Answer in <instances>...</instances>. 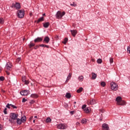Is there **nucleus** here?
Returning a JSON list of instances; mask_svg holds the SVG:
<instances>
[{"instance_id": "f3484780", "label": "nucleus", "mask_w": 130, "mask_h": 130, "mask_svg": "<svg viewBox=\"0 0 130 130\" xmlns=\"http://www.w3.org/2000/svg\"><path fill=\"white\" fill-rule=\"evenodd\" d=\"M31 98H38V94L36 93H32L30 95Z\"/></svg>"}, {"instance_id": "a19ab883", "label": "nucleus", "mask_w": 130, "mask_h": 130, "mask_svg": "<svg viewBox=\"0 0 130 130\" xmlns=\"http://www.w3.org/2000/svg\"><path fill=\"white\" fill-rule=\"evenodd\" d=\"M110 63H113V58H110Z\"/></svg>"}, {"instance_id": "393cba45", "label": "nucleus", "mask_w": 130, "mask_h": 130, "mask_svg": "<svg viewBox=\"0 0 130 130\" xmlns=\"http://www.w3.org/2000/svg\"><path fill=\"white\" fill-rule=\"evenodd\" d=\"M85 113H89L90 112V108H86L85 109L83 110Z\"/></svg>"}, {"instance_id": "e2e57ef3", "label": "nucleus", "mask_w": 130, "mask_h": 130, "mask_svg": "<svg viewBox=\"0 0 130 130\" xmlns=\"http://www.w3.org/2000/svg\"><path fill=\"white\" fill-rule=\"evenodd\" d=\"M74 107H76V106H75V105H74Z\"/></svg>"}, {"instance_id": "3c124183", "label": "nucleus", "mask_w": 130, "mask_h": 130, "mask_svg": "<svg viewBox=\"0 0 130 130\" xmlns=\"http://www.w3.org/2000/svg\"><path fill=\"white\" fill-rule=\"evenodd\" d=\"M76 125H80V122H76Z\"/></svg>"}, {"instance_id": "39448f33", "label": "nucleus", "mask_w": 130, "mask_h": 130, "mask_svg": "<svg viewBox=\"0 0 130 130\" xmlns=\"http://www.w3.org/2000/svg\"><path fill=\"white\" fill-rule=\"evenodd\" d=\"M20 94L22 96H27L30 94V91L29 90H24L20 91Z\"/></svg>"}, {"instance_id": "e433bc0d", "label": "nucleus", "mask_w": 130, "mask_h": 130, "mask_svg": "<svg viewBox=\"0 0 130 130\" xmlns=\"http://www.w3.org/2000/svg\"><path fill=\"white\" fill-rule=\"evenodd\" d=\"M10 105H11V107H12L13 108V109H17V108H18V107H17L14 105L11 104Z\"/></svg>"}, {"instance_id": "c9c22d12", "label": "nucleus", "mask_w": 130, "mask_h": 130, "mask_svg": "<svg viewBox=\"0 0 130 130\" xmlns=\"http://www.w3.org/2000/svg\"><path fill=\"white\" fill-rule=\"evenodd\" d=\"M70 6H71V7H77V4H75V2H73V4H71Z\"/></svg>"}, {"instance_id": "13d9d810", "label": "nucleus", "mask_w": 130, "mask_h": 130, "mask_svg": "<svg viewBox=\"0 0 130 130\" xmlns=\"http://www.w3.org/2000/svg\"><path fill=\"white\" fill-rule=\"evenodd\" d=\"M29 130H33V129H32L31 128H30L29 129Z\"/></svg>"}, {"instance_id": "dca6fc26", "label": "nucleus", "mask_w": 130, "mask_h": 130, "mask_svg": "<svg viewBox=\"0 0 130 130\" xmlns=\"http://www.w3.org/2000/svg\"><path fill=\"white\" fill-rule=\"evenodd\" d=\"M22 122H26V120H27V118L25 117V116L21 117V119Z\"/></svg>"}, {"instance_id": "a18cd8bd", "label": "nucleus", "mask_w": 130, "mask_h": 130, "mask_svg": "<svg viewBox=\"0 0 130 130\" xmlns=\"http://www.w3.org/2000/svg\"><path fill=\"white\" fill-rule=\"evenodd\" d=\"M127 51L128 53H129L130 54V46L127 47Z\"/></svg>"}, {"instance_id": "7c9ffc66", "label": "nucleus", "mask_w": 130, "mask_h": 130, "mask_svg": "<svg viewBox=\"0 0 130 130\" xmlns=\"http://www.w3.org/2000/svg\"><path fill=\"white\" fill-rule=\"evenodd\" d=\"M101 86H102V87H105V86H106V83L105 82H102L101 83Z\"/></svg>"}, {"instance_id": "cd10ccee", "label": "nucleus", "mask_w": 130, "mask_h": 130, "mask_svg": "<svg viewBox=\"0 0 130 130\" xmlns=\"http://www.w3.org/2000/svg\"><path fill=\"white\" fill-rule=\"evenodd\" d=\"M46 122L47 123L51 122V119L50 117L47 118L46 120Z\"/></svg>"}, {"instance_id": "9d476101", "label": "nucleus", "mask_w": 130, "mask_h": 130, "mask_svg": "<svg viewBox=\"0 0 130 130\" xmlns=\"http://www.w3.org/2000/svg\"><path fill=\"white\" fill-rule=\"evenodd\" d=\"M50 41V38H49V37L48 36L45 37L43 40L44 43H46L47 44L49 43Z\"/></svg>"}, {"instance_id": "2eb2a0df", "label": "nucleus", "mask_w": 130, "mask_h": 130, "mask_svg": "<svg viewBox=\"0 0 130 130\" xmlns=\"http://www.w3.org/2000/svg\"><path fill=\"white\" fill-rule=\"evenodd\" d=\"M43 25L44 28H48V27H49V25H50V23L47 22L43 23Z\"/></svg>"}, {"instance_id": "423d86ee", "label": "nucleus", "mask_w": 130, "mask_h": 130, "mask_svg": "<svg viewBox=\"0 0 130 130\" xmlns=\"http://www.w3.org/2000/svg\"><path fill=\"white\" fill-rule=\"evenodd\" d=\"M57 128L59 129H66L67 128V125L66 124L60 123L57 125Z\"/></svg>"}, {"instance_id": "c756f323", "label": "nucleus", "mask_w": 130, "mask_h": 130, "mask_svg": "<svg viewBox=\"0 0 130 130\" xmlns=\"http://www.w3.org/2000/svg\"><path fill=\"white\" fill-rule=\"evenodd\" d=\"M72 77V74L70 73L67 77V81H69V80H71V78Z\"/></svg>"}, {"instance_id": "7ed1b4c3", "label": "nucleus", "mask_w": 130, "mask_h": 130, "mask_svg": "<svg viewBox=\"0 0 130 130\" xmlns=\"http://www.w3.org/2000/svg\"><path fill=\"white\" fill-rule=\"evenodd\" d=\"M111 88L112 90H114V91H116L118 89V85L115 82H111Z\"/></svg>"}, {"instance_id": "4d7b16f0", "label": "nucleus", "mask_w": 130, "mask_h": 130, "mask_svg": "<svg viewBox=\"0 0 130 130\" xmlns=\"http://www.w3.org/2000/svg\"><path fill=\"white\" fill-rule=\"evenodd\" d=\"M33 122H34V123H35V120H33Z\"/></svg>"}, {"instance_id": "79ce46f5", "label": "nucleus", "mask_w": 130, "mask_h": 130, "mask_svg": "<svg viewBox=\"0 0 130 130\" xmlns=\"http://www.w3.org/2000/svg\"><path fill=\"white\" fill-rule=\"evenodd\" d=\"M11 105H12V104H7V105H6V107L10 109L11 108Z\"/></svg>"}, {"instance_id": "412c9836", "label": "nucleus", "mask_w": 130, "mask_h": 130, "mask_svg": "<svg viewBox=\"0 0 130 130\" xmlns=\"http://www.w3.org/2000/svg\"><path fill=\"white\" fill-rule=\"evenodd\" d=\"M78 80L79 82H83L84 81V76H81L78 77Z\"/></svg>"}, {"instance_id": "f03ea898", "label": "nucleus", "mask_w": 130, "mask_h": 130, "mask_svg": "<svg viewBox=\"0 0 130 130\" xmlns=\"http://www.w3.org/2000/svg\"><path fill=\"white\" fill-rule=\"evenodd\" d=\"M64 15H66V12L63 11L61 13V12L58 11L56 14V19H61V18H62Z\"/></svg>"}, {"instance_id": "f8f14e48", "label": "nucleus", "mask_w": 130, "mask_h": 130, "mask_svg": "<svg viewBox=\"0 0 130 130\" xmlns=\"http://www.w3.org/2000/svg\"><path fill=\"white\" fill-rule=\"evenodd\" d=\"M43 40V39H42V38L38 37L37 38L35 39L34 42H35V43H36L37 42H41V41H42Z\"/></svg>"}, {"instance_id": "a211bd4d", "label": "nucleus", "mask_w": 130, "mask_h": 130, "mask_svg": "<svg viewBox=\"0 0 130 130\" xmlns=\"http://www.w3.org/2000/svg\"><path fill=\"white\" fill-rule=\"evenodd\" d=\"M87 120L85 118H83L81 120V122L82 123V124H86V123H87Z\"/></svg>"}, {"instance_id": "49530a36", "label": "nucleus", "mask_w": 130, "mask_h": 130, "mask_svg": "<svg viewBox=\"0 0 130 130\" xmlns=\"http://www.w3.org/2000/svg\"><path fill=\"white\" fill-rule=\"evenodd\" d=\"M27 101V99H25V98H23V99H22V102H23V103H24V102H26V101Z\"/></svg>"}, {"instance_id": "c03bdc74", "label": "nucleus", "mask_w": 130, "mask_h": 130, "mask_svg": "<svg viewBox=\"0 0 130 130\" xmlns=\"http://www.w3.org/2000/svg\"><path fill=\"white\" fill-rule=\"evenodd\" d=\"M0 24H4V19L0 18Z\"/></svg>"}, {"instance_id": "72a5a7b5", "label": "nucleus", "mask_w": 130, "mask_h": 130, "mask_svg": "<svg viewBox=\"0 0 130 130\" xmlns=\"http://www.w3.org/2000/svg\"><path fill=\"white\" fill-rule=\"evenodd\" d=\"M33 46H35V44L33 43H31L29 45V48H31V47H33Z\"/></svg>"}, {"instance_id": "052dcab7", "label": "nucleus", "mask_w": 130, "mask_h": 130, "mask_svg": "<svg viewBox=\"0 0 130 130\" xmlns=\"http://www.w3.org/2000/svg\"><path fill=\"white\" fill-rule=\"evenodd\" d=\"M74 104H76L77 102H74Z\"/></svg>"}, {"instance_id": "2f4dec72", "label": "nucleus", "mask_w": 130, "mask_h": 130, "mask_svg": "<svg viewBox=\"0 0 130 130\" xmlns=\"http://www.w3.org/2000/svg\"><path fill=\"white\" fill-rule=\"evenodd\" d=\"M68 40H69V39L67 38H66L64 39V41L63 42V44H67V42H68Z\"/></svg>"}, {"instance_id": "6ab92c4d", "label": "nucleus", "mask_w": 130, "mask_h": 130, "mask_svg": "<svg viewBox=\"0 0 130 130\" xmlns=\"http://www.w3.org/2000/svg\"><path fill=\"white\" fill-rule=\"evenodd\" d=\"M92 79L95 80L96 78H97V74H95L94 73H92Z\"/></svg>"}, {"instance_id": "b1692460", "label": "nucleus", "mask_w": 130, "mask_h": 130, "mask_svg": "<svg viewBox=\"0 0 130 130\" xmlns=\"http://www.w3.org/2000/svg\"><path fill=\"white\" fill-rule=\"evenodd\" d=\"M17 124H22V120L21 119L17 118Z\"/></svg>"}, {"instance_id": "bb28decb", "label": "nucleus", "mask_w": 130, "mask_h": 130, "mask_svg": "<svg viewBox=\"0 0 130 130\" xmlns=\"http://www.w3.org/2000/svg\"><path fill=\"white\" fill-rule=\"evenodd\" d=\"M66 98H68V99H70V98H71V95L70 93V92H67L66 93Z\"/></svg>"}, {"instance_id": "4c0bfd02", "label": "nucleus", "mask_w": 130, "mask_h": 130, "mask_svg": "<svg viewBox=\"0 0 130 130\" xmlns=\"http://www.w3.org/2000/svg\"><path fill=\"white\" fill-rule=\"evenodd\" d=\"M87 105H83L82 106V109H83V110H85L87 108Z\"/></svg>"}, {"instance_id": "ea45409f", "label": "nucleus", "mask_w": 130, "mask_h": 130, "mask_svg": "<svg viewBox=\"0 0 130 130\" xmlns=\"http://www.w3.org/2000/svg\"><path fill=\"white\" fill-rule=\"evenodd\" d=\"M0 81H5V77L1 76L0 77Z\"/></svg>"}, {"instance_id": "37998d69", "label": "nucleus", "mask_w": 130, "mask_h": 130, "mask_svg": "<svg viewBox=\"0 0 130 130\" xmlns=\"http://www.w3.org/2000/svg\"><path fill=\"white\" fill-rule=\"evenodd\" d=\"M23 83H24L25 85H28L30 82H29V80H25Z\"/></svg>"}, {"instance_id": "1a4fd4ad", "label": "nucleus", "mask_w": 130, "mask_h": 130, "mask_svg": "<svg viewBox=\"0 0 130 130\" xmlns=\"http://www.w3.org/2000/svg\"><path fill=\"white\" fill-rule=\"evenodd\" d=\"M87 104L88 105H94V104H96V100L94 99L88 100L87 101Z\"/></svg>"}, {"instance_id": "473e14b6", "label": "nucleus", "mask_w": 130, "mask_h": 130, "mask_svg": "<svg viewBox=\"0 0 130 130\" xmlns=\"http://www.w3.org/2000/svg\"><path fill=\"white\" fill-rule=\"evenodd\" d=\"M26 81V76H23L22 77V82H24Z\"/></svg>"}, {"instance_id": "a878e982", "label": "nucleus", "mask_w": 130, "mask_h": 130, "mask_svg": "<svg viewBox=\"0 0 130 130\" xmlns=\"http://www.w3.org/2000/svg\"><path fill=\"white\" fill-rule=\"evenodd\" d=\"M83 87H80V88L77 90V93H81V92H83Z\"/></svg>"}, {"instance_id": "864d4df0", "label": "nucleus", "mask_w": 130, "mask_h": 130, "mask_svg": "<svg viewBox=\"0 0 130 130\" xmlns=\"http://www.w3.org/2000/svg\"><path fill=\"white\" fill-rule=\"evenodd\" d=\"M91 61H92L93 62H94V61H95V59L94 58L91 59Z\"/></svg>"}, {"instance_id": "6e6d98bb", "label": "nucleus", "mask_w": 130, "mask_h": 130, "mask_svg": "<svg viewBox=\"0 0 130 130\" xmlns=\"http://www.w3.org/2000/svg\"><path fill=\"white\" fill-rule=\"evenodd\" d=\"M2 72V67H0V73Z\"/></svg>"}, {"instance_id": "ddd939ff", "label": "nucleus", "mask_w": 130, "mask_h": 130, "mask_svg": "<svg viewBox=\"0 0 130 130\" xmlns=\"http://www.w3.org/2000/svg\"><path fill=\"white\" fill-rule=\"evenodd\" d=\"M122 99L121 96H117L116 99V101L117 102V104H119V103L121 102Z\"/></svg>"}, {"instance_id": "6e6552de", "label": "nucleus", "mask_w": 130, "mask_h": 130, "mask_svg": "<svg viewBox=\"0 0 130 130\" xmlns=\"http://www.w3.org/2000/svg\"><path fill=\"white\" fill-rule=\"evenodd\" d=\"M18 116H19V115L14 113H11L10 115L11 119H13V120H16L18 118Z\"/></svg>"}, {"instance_id": "4468645a", "label": "nucleus", "mask_w": 130, "mask_h": 130, "mask_svg": "<svg viewBox=\"0 0 130 130\" xmlns=\"http://www.w3.org/2000/svg\"><path fill=\"white\" fill-rule=\"evenodd\" d=\"M71 32L72 35L73 36V37H76V35H77V30H71Z\"/></svg>"}, {"instance_id": "603ef678", "label": "nucleus", "mask_w": 130, "mask_h": 130, "mask_svg": "<svg viewBox=\"0 0 130 130\" xmlns=\"http://www.w3.org/2000/svg\"><path fill=\"white\" fill-rule=\"evenodd\" d=\"M29 103L30 104H32V103H34V101H31Z\"/></svg>"}, {"instance_id": "f704fd0d", "label": "nucleus", "mask_w": 130, "mask_h": 130, "mask_svg": "<svg viewBox=\"0 0 130 130\" xmlns=\"http://www.w3.org/2000/svg\"><path fill=\"white\" fill-rule=\"evenodd\" d=\"M16 62H18V63H20V62L21 61V58L18 57L16 60Z\"/></svg>"}, {"instance_id": "09e8293b", "label": "nucleus", "mask_w": 130, "mask_h": 130, "mask_svg": "<svg viewBox=\"0 0 130 130\" xmlns=\"http://www.w3.org/2000/svg\"><path fill=\"white\" fill-rule=\"evenodd\" d=\"M39 46H40V45H37L35 47V49H37L38 48H39Z\"/></svg>"}, {"instance_id": "58836bf2", "label": "nucleus", "mask_w": 130, "mask_h": 130, "mask_svg": "<svg viewBox=\"0 0 130 130\" xmlns=\"http://www.w3.org/2000/svg\"><path fill=\"white\" fill-rule=\"evenodd\" d=\"M7 110H8V109L7 108H5L4 110V114H8V112H7Z\"/></svg>"}, {"instance_id": "aec40b11", "label": "nucleus", "mask_w": 130, "mask_h": 130, "mask_svg": "<svg viewBox=\"0 0 130 130\" xmlns=\"http://www.w3.org/2000/svg\"><path fill=\"white\" fill-rule=\"evenodd\" d=\"M117 105H120V106H123V105H125V102L124 101H121V102L120 103H119V104H118Z\"/></svg>"}, {"instance_id": "c85d7f7f", "label": "nucleus", "mask_w": 130, "mask_h": 130, "mask_svg": "<svg viewBox=\"0 0 130 130\" xmlns=\"http://www.w3.org/2000/svg\"><path fill=\"white\" fill-rule=\"evenodd\" d=\"M96 62L100 64L102 63V59H98Z\"/></svg>"}, {"instance_id": "f257e3e1", "label": "nucleus", "mask_w": 130, "mask_h": 130, "mask_svg": "<svg viewBox=\"0 0 130 130\" xmlns=\"http://www.w3.org/2000/svg\"><path fill=\"white\" fill-rule=\"evenodd\" d=\"M25 16V10L21 9L17 11V17L19 19H22L24 18Z\"/></svg>"}, {"instance_id": "20e7f679", "label": "nucleus", "mask_w": 130, "mask_h": 130, "mask_svg": "<svg viewBox=\"0 0 130 130\" xmlns=\"http://www.w3.org/2000/svg\"><path fill=\"white\" fill-rule=\"evenodd\" d=\"M11 8L16 9V10H19V9H21V5H20V3L16 2L15 4L13 3L11 5Z\"/></svg>"}, {"instance_id": "4be33fe9", "label": "nucleus", "mask_w": 130, "mask_h": 130, "mask_svg": "<svg viewBox=\"0 0 130 130\" xmlns=\"http://www.w3.org/2000/svg\"><path fill=\"white\" fill-rule=\"evenodd\" d=\"M43 21H44V17H40L37 21V23H40V22H43Z\"/></svg>"}, {"instance_id": "9b49d317", "label": "nucleus", "mask_w": 130, "mask_h": 130, "mask_svg": "<svg viewBox=\"0 0 130 130\" xmlns=\"http://www.w3.org/2000/svg\"><path fill=\"white\" fill-rule=\"evenodd\" d=\"M102 127L103 130H109V126L106 123L103 124Z\"/></svg>"}, {"instance_id": "5701e85b", "label": "nucleus", "mask_w": 130, "mask_h": 130, "mask_svg": "<svg viewBox=\"0 0 130 130\" xmlns=\"http://www.w3.org/2000/svg\"><path fill=\"white\" fill-rule=\"evenodd\" d=\"M40 47H46V48H49V46L45 44H40Z\"/></svg>"}, {"instance_id": "bf43d9fd", "label": "nucleus", "mask_w": 130, "mask_h": 130, "mask_svg": "<svg viewBox=\"0 0 130 130\" xmlns=\"http://www.w3.org/2000/svg\"><path fill=\"white\" fill-rule=\"evenodd\" d=\"M43 16H45V13L43 14Z\"/></svg>"}, {"instance_id": "680f3d73", "label": "nucleus", "mask_w": 130, "mask_h": 130, "mask_svg": "<svg viewBox=\"0 0 130 130\" xmlns=\"http://www.w3.org/2000/svg\"><path fill=\"white\" fill-rule=\"evenodd\" d=\"M6 73H7V74H8V75H9V73H8V71H7V70L6 71Z\"/></svg>"}, {"instance_id": "5fc2aeb1", "label": "nucleus", "mask_w": 130, "mask_h": 130, "mask_svg": "<svg viewBox=\"0 0 130 130\" xmlns=\"http://www.w3.org/2000/svg\"><path fill=\"white\" fill-rule=\"evenodd\" d=\"M38 117L37 116H34V118H38Z\"/></svg>"}, {"instance_id": "de8ad7c7", "label": "nucleus", "mask_w": 130, "mask_h": 130, "mask_svg": "<svg viewBox=\"0 0 130 130\" xmlns=\"http://www.w3.org/2000/svg\"><path fill=\"white\" fill-rule=\"evenodd\" d=\"M70 114H71V115H73V114H75V111H71Z\"/></svg>"}, {"instance_id": "0e129e2a", "label": "nucleus", "mask_w": 130, "mask_h": 130, "mask_svg": "<svg viewBox=\"0 0 130 130\" xmlns=\"http://www.w3.org/2000/svg\"><path fill=\"white\" fill-rule=\"evenodd\" d=\"M0 110H1V108H0Z\"/></svg>"}, {"instance_id": "8fccbe9b", "label": "nucleus", "mask_w": 130, "mask_h": 130, "mask_svg": "<svg viewBox=\"0 0 130 130\" xmlns=\"http://www.w3.org/2000/svg\"><path fill=\"white\" fill-rule=\"evenodd\" d=\"M2 129H3V125L0 124V130H2Z\"/></svg>"}, {"instance_id": "0eeeda50", "label": "nucleus", "mask_w": 130, "mask_h": 130, "mask_svg": "<svg viewBox=\"0 0 130 130\" xmlns=\"http://www.w3.org/2000/svg\"><path fill=\"white\" fill-rule=\"evenodd\" d=\"M13 66L11 63L8 62L6 64L5 69L7 70V72H9V71H11L12 70V67Z\"/></svg>"}]
</instances>
